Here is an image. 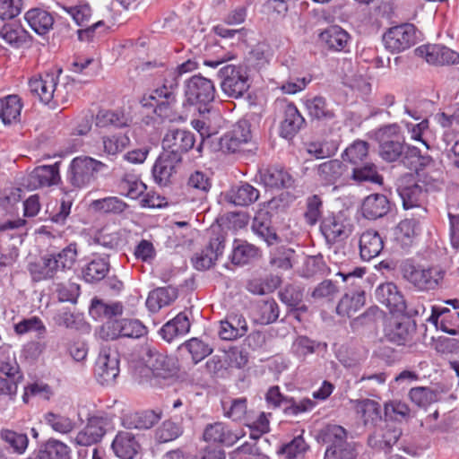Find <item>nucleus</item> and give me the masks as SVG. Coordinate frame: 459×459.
Returning a JSON list of instances; mask_svg holds the SVG:
<instances>
[{"mask_svg":"<svg viewBox=\"0 0 459 459\" xmlns=\"http://www.w3.org/2000/svg\"><path fill=\"white\" fill-rule=\"evenodd\" d=\"M320 231L327 242L347 238L351 233V225L341 212H328L321 220Z\"/></svg>","mask_w":459,"mask_h":459,"instance_id":"nucleus-14","label":"nucleus"},{"mask_svg":"<svg viewBox=\"0 0 459 459\" xmlns=\"http://www.w3.org/2000/svg\"><path fill=\"white\" fill-rule=\"evenodd\" d=\"M416 51L431 65H448L459 64V53L443 45L420 46Z\"/></svg>","mask_w":459,"mask_h":459,"instance_id":"nucleus-22","label":"nucleus"},{"mask_svg":"<svg viewBox=\"0 0 459 459\" xmlns=\"http://www.w3.org/2000/svg\"><path fill=\"white\" fill-rule=\"evenodd\" d=\"M390 211V202L381 194H372L367 196L361 205V212L368 220H377L384 217Z\"/></svg>","mask_w":459,"mask_h":459,"instance_id":"nucleus-30","label":"nucleus"},{"mask_svg":"<svg viewBox=\"0 0 459 459\" xmlns=\"http://www.w3.org/2000/svg\"><path fill=\"white\" fill-rule=\"evenodd\" d=\"M353 166L368 160V144L364 141H355L342 155Z\"/></svg>","mask_w":459,"mask_h":459,"instance_id":"nucleus-61","label":"nucleus"},{"mask_svg":"<svg viewBox=\"0 0 459 459\" xmlns=\"http://www.w3.org/2000/svg\"><path fill=\"white\" fill-rule=\"evenodd\" d=\"M347 432L339 425L327 426L323 438L330 446L326 448L324 459H355L357 452L354 444L346 440Z\"/></svg>","mask_w":459,"mask_h":459,"instance_id":"nucleus-8","label":"nucleus"},{"mask_svg":"<svg viewBox=\"0 0 459 459\" xmlns=\"http://www.w3.org/2000/svg\"><path fill=\"white\" fill-rule=\"evenodd\" d=\"M28 38L29 33L16 22L5 23L0 30V39L14 48L22 47Z\"/></svg>","mask_w":459,"mask_h":459,"instance_id":"nucleus-46","label":"nucleus"},{"mask_svg":"<svg viewBox=\"0 0 459 459\" xmlns=\"http://www.w3.org/2000/svg\"><path fill=\"white\" fill-rule=\"evenodd\" d=\"M58 162L53 165H42L36 167L23 179V186L30 190H36L42 187H49L59 183Z\"/></svg>","mask_w":459,"mask_h":459,"instance_id":"nucleus-15","label":"nucleus"},{"mask_svg":"<svg viewBox=\"0 0 459 459\" xmlns=\"http://www.w3.org/2000/svg\"><path fill=\"white\" fill-rule=\"evenodd\" d=\"M22 108L21 99L17 95H8L0 99V119L4 125L16 122Z\"/></svg>","mask_w":459,"mask_h":459,"instance_id":"nucleus-45","label":"nucleus"},{"mask_svg":"<svg viewBox=\"0 0 459 459\" xmlns=\"http://www.w3.org/2000/svg\"><path fill=\"white\" fill-rule=\"evenodd\" d=\"M190 321L184 313H178L174 318L168 321L159 331L161 338L168 342H172L178 336L186 334L190 330Z\"/></svg>","mask_w":459,"mask_h":459,"instance_id":"nucleus-37","label":"nucleus"},{"mask_svg":"<svg viewBox=\"0 0 459 459\" xmlns=\"http://www.w3.org/2000/svg\"><path fill=\"white\" fill-rule=\"evenodd\" d=\"M415 182L427 195L429 192H436L443 186V171L440 169H418L416 171Z\"/></svg>","mask_w":459,"mask_h":459,"instance_id":"nucleus-40","label":"nucleus"},{"mask_svg":"<svg viewBox=\"0 0 459 459\" xmlns=\"http://www.w3.org/2000/svg\"><path fill=\"white\" fill-rule=\"evenodd\" d=\"M316 405V403L308 397L302 399H296L295 397L289 396L285 400V406L283 407V413L286 416L297 417L300 414L311 411Z\"/></svg>","mask_w":459,"mask_h":459,"instance_id":"nucleus-55","label":"nucleus"},{"mask_svg":"<svg viewBox=\"0 0 459 459\" xmlns=\"http://www.w3.org/2000/svg\"><path fill=\"white\" fill-rule=\"evenodd\" d=\"M119 359L116 351L102 347L95 362L94 375L102 385L114 384L119 375Z\"/></svg>","mask_w":459,"mask_h":459,"instance_id":"nucleus-11","label":"nucleus"},{"mask_svg":"<svg viewBox=\"0 0 459 459\" xmlns=\"http://www.w3.org/2000/svg\"><path fill=\"white\" fill-rule=\"evenodd\" d=\"M401 435V429L397 428H387L381 435V439L377 436H370L368 437V445L379 449H389L397 443Z\"/></svg>","mask_w":459,"mask_h":459,"instance_id":"nucleus-62","label":"nucleus"},{"mask_svg":"<svg viewBox=\"0 0 459 459\" xmlns=\"http://www.w3.org/2000/svg\"><path fill=\"white\" fill-rule=\"evenodd\" d=\"M108 255H93V258L82 270V276L87 282H97L103 280L109 271Z\"/></svg>","mask_w":459,"mask_h":459,"instance_id":"nucleus-39","label":"nucleus"},{"mask_svg":"<svg viewBox=\"0 0 459 459\" xmlns=\"http://www.w3.org/2000/svg\"><path fill=\"white\" fill-rule=\"evenodd\" d=\"M182 348L186 349L190 353L195 364L203 360L213 351L209 343L196 337L185 342L182 344Z\"/></svg>","mask_w":459,"mask_h":459,"instance_id":"nucleus-59","label":"nucleus"},{"mask_svg":"<svg viewBox=\"0 0 459 459\" xmlns=\"http://www.w3.org/2000/svg\"><path fill=\"white\" fill-rule=\"evenodd\" d=\"M379 156L386 162H394L404 152V137L396 123L380 127L376 132Z\"/></svg>","mask_w":459,"mask_h":459,"instance_id":"nucleus-5","label":"nucleus"},{"mask_svg":"<svg viewBox=\"0 0 459 459\" xmlns=\"http://www.w3.org/2000/svg\"><path fill=\"white\" fill-rule=\"evenodd\" d=\"M107 169L108 166L98 160L78 156L69 165L67 180L74 187H86L97 179L99 173Z\"/></svg>","mask_w":459,"mask_h":459,"instance_id":"nucleus-4","label":"nucleus"},{"mask_svg":"<svg viewBox=\"0 0 459 459\" xmlns=\"http://www.w3.org/2000/svg\"><path fill=\"white\" fill-rule=\"evenodd\" d=\"M420 231L421 228L419 219H404L394 229V239L402 248L405 249L411 247Z\"/></svg>","mask_w":459,"mask_h":459,"instance_id":"nucleus-29","label":"nucleus"},{"mask_svg":"<svg viewBox=\"0 0 459 459\" xmlns=\"http://www.w3.org/2000/svg\"><path fill=\"white\" fill-rule=\"evenodd\" d=\"M0 437L13 453L18 455L24 454L28 447L29 438L24 433L4 429L0 431Z\"/></svg>","mask_w":459,"mask_h":459,"instance_id":"nucleus-54","label":"nucleus"},{"mask_svg":"<svg viewBox=\"0 0 459 459\" xmlns=\"http://www.w3.org/2000/svg\"><path fill=\"white\" fill-rule=\"evenodd\" d=\"M61 73V68H54L30 78L28 82L30 93L52 109L68 100L67 96L58 87Z\"/></svg>","mask_w":459,"mask_h":459,"instance_id":"nucleus-2","label":"nucleus"},{"mask_svg":"<svg viewBox=\"0 0 459 459\" xmlns=\"http://www.w3.org/2000/svg\"><path fill=\"white\" fill-rule=\"evenodd\" d=\"M213 82L202 75H193L185 82L186 103L197 106L200 113L208 112V106L214 100Z\"/></svg>","mask_w":459,"mask_h":459,"instance_id":"nucleus-7","label":"nucleus"},{"mask_svg":"<svg viewBox=\"0 0 459 459\" xmlns=\"http://www.w3.org/2000/svg\"><path fill=\"white\" fill-rule=\"evenodd\" d=\"M416 28L411 23H403L388 29L383 35L385 48L391 53H400L416 43Z\"/></svg>","mask_w":459,"mask_h":459,"instance_id":"nucleus-10","label":"nucleus"},{"mask_svg":"<svg viewBox=\"0 0 459 459\" xmlns=\"http://www.w3.org/2000/svg\"><path fill=\"white\" fill-rule=\"evenodd\" d=\"M304 124L305 118L297 107L293 103H289L284 108V118L281 123L280 134L285 139H291Z\"/></svg>","mask_w":459,"mask_h":459,"instance_id":"nucleus-32","label":"nucleus"},{"mask_svg":"<svg viewBox=\"0 0 459 459\" xmlns=\"http://www.w3.org/2000/svg\"><path fill=\"white\" fill-rule=\"evenodd\" d=\"M195 143V135L192 132L185 129L169 130L163 140V152L170 156L178 158L182 161L183 154L190 151Z\"/></svg>","mask_w":459,"mask_h":459,"instance_id":"nucleus-13","label":"nucleus"},{"mask_svg":"<svg viewBox=\"0 0 459 459\" xmlns=\"http://www.w3.org/2000/svg\"><path fill=\"white\" fill-rule=\"evenodd\" d=\"M181 163L178 158L162 152L152 167V176L157 184L167 186L176 173V168Z\"/></svg>","mask_w":459,"mask_h":459,"instance_id":"nucleus-26","label":"nucleus"},{"mask_svg":"<svg viewBox=\"0 0 459 459\" xmlns=\"http://www.w3.org/2000/svg\"><path fill=\"white\" fill-rule=\"evenodd\" d=\"M356 412L362 419L365 425L376 424L381 420V406L371 399H364L356 402Z\"/></svg>","mask_w":459,"mask_h":459,"instance_id":"nucleus-50","label":"nucleus"},{"mask_svg":"<svg viewBox=\"0 0 459 459\" xmlns=\"http://www.w3.org/2000/svg\"><path fill=\"white\" fill-rule=\"evenodd\" d=\"M375 296L377 301L385 305L391 313L405 312L404 298L394 283L385 282L378 285Z\"/></svg>","mask_w":459,"mask_h":459,"instance_id":"nucleus-23","label":"nucleus"},{"mask_svg":"<svg viewBox=\"0 0 459 459\" xmlns=\"http://www.w3.org/2000/svg\"><path fill=\"white\" fill-rule=\"evenodd\" d=\"M111 448L120 459H134L139 453L141 446L132 433L119 431L111 444Z\"/></svg>","mask_w":459,"mask_h":459,"instance_id":"nucleus-28","label":"nucleus"},{"mask_svg":"<svg viewBox=\"0 0 459 459\" xmlns=\"http://www.w3.org/2000/svg\"><path fill=\"white\" fill-rule=\"evenodd\" d=\"M108 420L102 415H93L88 419L86 426L74 438L76 445L91 446L101 441L107 432Z\"/></svg>","mask_w":459,"mask_h":459,"instance_id":"nucleus-16","label":"nucleus"},{"mask_svg":"<svg viewBox=\"0 0 459 459\" xmlns=\"http://www.w3.org/2000/svg\"><path fill=\"white\" fill-rule=\"evenodd\" d=\"M351 177L359 183L370 182L378 185L383 183V178L378 174L377 166L369 160L355 165L352 168Z\"/></svg>","mask_w":459,"mask_h":459,"instance_id":"nucleus-51","label":"nucleus"},{"mask_svg":"<svg viewBox=\"0 0 459 459\" xmlns=\"http://www.w3.org/2000/svg\"><path fill=\"white\" fill-rule=\"evenodd\" d=\"M217 75L222 92L230 98L243 97L250 87L247 70L243 65L226 64L219 69Z\"/></svg>","mask_w":459,"mask_h":459,"instance_id":"nucleus-6","label":"nucleus"},{"mask_svg":"<svg viewBox=\"0 0 459 459\" xmlns=\"http://www.w3.org/2000/svg\"><path fill=\"white\" fill-rule=\"evenodd\" d=\"M245 433L241 429H231L224 422H214L208 424L203 434L205 442L221 444L226 446H231L237 443Z\"/></svg>","mask_w":459,"mask_h":459,"instance_id":"nucleus-18","label":"nucleus"},{"mask_svg":"<svg viewBox=\"0 0 459 459\" xmlns=\"http://www.w3.org/2000/svg\"><path fill=\"white\" fill-rule=\"evenodd\" d=\"M14 332L19 335L35 333L38 338H44L47 333V328L39 317L33 316L15 324Z\"/></svg>","mask_w":459,"mask_h":459,"instance_id":"nucleus-57","label":"nucleus"},{"mask_svg":"<svg viewBox=\"0 0 459 459\" xmlns=\"http://www.w3.org/2000/svg\"><path fill=\"white\" fill-rule=\"evenodd\" d=\"M359 246L360 257L364 261H370L380 255L384 241L377 231L368 230L361 234Z\"/></svg>","mask_w":459,"mask_h":459,"instance_id":"nucleus-31","label":"nucleus"},{"mask_svg":"<svg viewBox=\"0 0 459 459\" xmlns=\"http://www.w3.org/2000/svg\"><path fill=\"white\" fill-rule=\"evenodd\" d=\"M24 18L31 30L41 36L49 32L55 22L52 13L42 8L30 9Z\"/></svg>","mask_w":459,"mask_h":459,"instance_id":"nucleus-35","label":"nucleus"},{"mask_svg":"<svg viewBox=\"0 0 459 459\" xmlns=\"http://www.w3.org/2000/svg\"><path fill=\"white\" fill-rule=\"evenodd\" d=\"M146 367L152 371L156 384L174 378L178 374V367L173 358L150 349L145 359Z\"/></svg>","mask_w":459,"mask_h":459,"instance_id":"nucleus-12","label":"nucleus"},{"mask_svg":"<svg viewBox=\"0 0 459 459\" xmlns=\"http://www.w3.org/2000/svg\"><path fill=\"white\" fill-rule=\"evenodd\" d=\"M271 216L268 212L260 211L255 216L252 222V230L268 246L276 244L279 237L271 225Z\"/></svg>","mask_w":459,"mask_h":459,"instance_id":"nucleus-38","label":"nucleus"},{"mask_svg":"<svg viewBox=\"0 0 459 459\" xmlns=\"http://www.w3.org/2000/svg\"><path fill=\"white\" fill-rule=\"evenodd\" d=\"M364 304V290H351L341 299L336 312L339 316L351 317Z\"/></svg>","mask_w":459,"mask_h":459,"instance_id":"nucleus-42","label":"nucleus"},{"mask_svg":"<svg viewBox=\"0 0 459 459\" xmlns=\"http://www.w3.org/2000/svg\"><path fill=\"white\" fill-rule=\"evenodd\" d=\"M259 256V249L247 242H235L230 259L234 264H246Z\"/></svg>","mask_w":459,"mask_h":459,"instance_id":"nucleus-52","label":"nucleus"},{"mask_svg":"<svg viewBox=\"0 0 459 459\" xmlns=\"http://www.w3.org/2000/svg\"><path fill=\"white\" fill-rule=\"evenodd\" d=\"M121 302L106 303L101 299H93L90 307V314L94 317L107 318L108 321L115 320L113 317L123 314Z\"/></svg>","mask_w":459,"mask_h":459,"instance_id":"nucleus-49","label":"nucleus"},{"mask_svg":"<svg viewBox=\"0 0 459 459\" xmlns=\"http://www.w3.org/2000/svg\"><path fill=\"white\" fill-rule=\"evenodd\" d=\"M78 255V244L71 242L60 250H48L38 261L28 264V271L36 282L58 279L74 268Z\"/></svg>","mask_w":459,"mask_h":459,"instance_id":"nucleus-1","label":"nucleus"},{"mask_svg":"<svg viewBox=\"0 0 459 459\" xmlns=\"http://www.w3.org/2000/svg\"><path fill=\"white\" fill-rule=\"evenodd\" d=\"M91 207L95 211L104 213L121 214L128 208V205L117 196H108L92 201Z\"/></svg>","mask_w":459,"mask_h":459,"instance_id":"nucleus-56","label":"nucleus"},{"mask_svg":"<svg viewBox=\"0 0 459 459\" xmlns=\"http://www.w3.org/2000/svg\"><path fill=\"white\" fill-rule=\"evenodd\" d=\"M224 248V236L221 233L214 234L211 237L208 246L192 258L194 267L200 271L211 268L222 255Z\"/></svg>","mask_w":459,"mask_h":459,"instance_id":"nucleus-17","label":"nucleus"},{"mask_svg":"<svg viewBox=\"0 0 459 459\" xmlns=\"http://www.w3.org/2000/svg\"><path fill=\"white\" fill-rule=\"evenodd\" d=\"M146 333V327L137 319L107 321L100 329L102 340H116L121 337L139 338Z\"/></svg>","mask_w":459,"mask_h":459,"instance_id":"nucleus-9","label":"nucleus"},{"mask_svg":"<svg viewBox=\"0 0 459 459\" xmlns=\"http://www.w3.org/2000/svg\"><path fill=\"white\" fill-rule=\"evenodd\" d=\"M307 115L311 119L328 122L335 117L334 110L322 96H314L307 98L304 100Z\"/></svg>","mask_w":459,"mask_h":459,"instance_id":"nucleus-34","label":"nucleus"},{"mask_svg":"<svg viewBox=\"0 0 459 459\" xmlns=\"http://www.w3.org/2000/svg\"><path fill=\"white\" fill-rule=\"evenodd\" d=\"M178 298V291L172 287H160L152 290L146 299V307L152 312L169 306Z\"/></svg>","mask_w":459,"mask_h":459,"instance_id":"nucleus-41","label":"nucleus"},{"mask_svg":"<svg viewBox=\"0 0 459 459\" xmlns=\"http://www.w3.org/2000/svg\"><path fill=\"white\" fill-rule=\"evenodd\" d=\"M415 325L409 318H393L385 327V337L397 345H405L412 339Z\"/></svg>","mask_w":459,"mask_h":459,"instance_id":"nucleus-24","label":"nucleus"},{"mask_svg":"<svg viewBox=\"0 0 459 459\" xmlns=\"http://www.w3.org/2000/svg\"><path fill=\"white\" fill-rule=\"evenodd\" d=\"M95 124L98 127L121 128L128 126L129 117L121 110L101 109L96 116Z\"/></svg>","mask_w":459,"mask_h":459,"instance_id":"nucleus-47","label":"nucleus"},{"mask_svg":"<svg viewBox=\"0 0 459 459\" xmlns=\"http://www.w3.org/2000/svg\"><path fill=\"white\" fill-rule=\"evenodd\" d=\"M318 38L325 48L335 52L347 51L351 39L350 34L339 25L328 26Z\"/></svg>","mask_w":459,"mask_h":459,"instance_id":"nucleus-25","label":"nucleus"},{"mask_svg":"<svg viewBox=\"0 0 459 459\" xmlns=\"http://www.w3.org/2000/svg\"><path fill=\"white\" fill-rule=\"evenodd\" d=\"M160 419V415L153 411L134 412L123 418V426L126 429H148L157 424Z\"/></svg>","mask_w":459,"mask_h":459,"instance_id":"nucleus-43","label":"nucleus"},{"mask_svg":"<svg viewBox=\"0 0 459 459\" xmlns=\"http://www.w3.org/2000/svg\"><path fill=\"white\" fill-rule=\"evenodd\" d=\"M187 187L194 190L202 198L210 191L212 182L206 173L196 170L189 176Z\"/></svg>","mask_w":459,"mask_h":459,"instance_id":"nucleus-64","label":"nucleus"},{"mask_svg":"<svg viewBox=\"0 0 459 459\" xmlns=\"http://www.w3.org/2000/svg\"><path fill=\"white\" fill-rule=\"evenodd\" d=\"M346 170V165L338 160L325 161L316 168L317 180L324 186L335 185Z\"/></svg>","mask_w":459,"mask_h":459,"instance_id":"nucleus-33","label":"nucleus"},{"mask_svg":"<svg viewBox=\"0 0 459 459\" xmlns=\"http://www.w3.org/2000/svg\"><path fill=\"white\" fill-rule=\"evenodd\" d=\"M121 194L136 199L146 190V186L134 175H125L118 185Z\"/></svg>","mask_w":459,"mask_h":459,"instance_id":"nucleus-58","label":"nucleus"},{"mask_svg":"<svg viewBox=\"0 0 459 459\" xmlns=\"http://www.w3.org/2000/svg\"><path fill=\"white\" fill-rule=\"evenodd\" d=\"M71 449L56 439H48L41 445L34 459H70Z\"/></svg>","mask_w":459,"mask_h":459,"instance_id":"nucleus-44","label":"nucleus"},{"mask_svg":"<svg viewBox=\"0 0 459 459\" xmlns=\"http://www.w3.org/2000/svg\"><path fill=\"white\" fill-rule=\"evenodd\" d=\"M216 35L222 39V41L218 43V57L216 59H205L204 64L206 66L216 68L220 65H222L230 60L237 57V53L234 50H225V46L228 39H237L236 43L239 42L243 37V33L240 30L228 29L223 25H217L213 28Z\"/></svg>","mask_w":459,"mask_h":459,"instance_id":"nucleus-19","label":"nucleus"},{"mask_svg":"<svg viewBox=\"0 0 459 459\" xmlns=\"http://www.w3.org/2000/svg\"><path fill=\"white\" fill-rule=\"evenodd\" d=\"M250 127L249 121L246 119L239 120L230 132H228L221 137V148L230 153L240 152L242 146L251 140Z\"/></svg>","mask_w":459,"mask_h":459,"instance_id":"nucleus-21","label":"nucleus"},{"mask_svg":"<svg viewBox=\"0 0 459 459\" xmlns=\"http://www.w3.org/2000/svg\"><path fill=\"white\" fill-rule=\"evenodd\" d=\"M259 197V191L248 183L234 186L226 194V200L236 206H248Z\"/></svg>","mask_w":459,"mask_h":459,"instance_id":"nucleus-36","label":"nucleus"},{"mask_svg":"<svg viewBox=\"0 0 459 459\" xmlns=\"http://www.w3.org/2000/svg\"><path fill=\"white\" fill-rule=\"evenodd\" d=\"M403 278L420 291L435 290L441 287L446 271L440 266H423L411 260L402 262L400 265Z\"/></svg>","mask_w":459,"mask_h":459,"instance_id":"nucleus-3","label":"nucleus"},{"mask_svg":"<svg viewBox=\"0 0 459 459\" xmlns=\"http://www.w3.org/2000/svg\"><path fill=\"white\" fill-rule=\"evenodd\" d=\"M46 423L56 432L60 434H68L72 432L76 426L74 420L60 413L48 412L44 416Z\"/></svg>","mask_w":459,"mask_h":459,"instance_id":"nucleus-60","label":"nucleus"},{"mask_svg":"<svg viewBox=\"0 0 459 459\" xmlns=\"http://www.w3.org/2000/svg\"><path fill=\"white\" fill-rule=\"evenodd\" d=\"M397 193L403 201V206L408 210L420 206L426 197V194L415 182L412 174H406L397 182Z\"/></svg>","mask_w":459,"mask_h":459,"instance_id":"nucleus-20","label":"nucleus"},{"mask_svg":"<svg viewBox=\"0 0 459 459\" xmlns=\"http://www.w3.org/2000/svg\"><path fill=\"white\" fill-rule=\"evenodd\" d=\"M247 325L240 316H233L221 322L219 335L222 340L231 341L246 334Z\"/></svg>","mask_w":459,"mask_h":459,"instance_id":"nucleus-48","label":"nucleus"},{"mask_svg":"<svg viewBox=\"0 0 459 459\" xmlns=\"http://www.w3.org/2000/svg\"><path fill=\"white\" fill-rule=\"evenodd\" d=\"M401 124L405 127L411 140L420 142L428 150L430 149L429 143L426 139L427 134L429 133V120L428 118L422 119L416 124L403 119Z\"/></svg>","mask_w":459,"mask_h":459,"instance_id":"nucleus-53","label":"nucleus"},{"mask_svg":"<svg viewBox=\"0 0 459 459\" xmlns=\"http://www.w3.org/2000/svg\"><path fill=\"white\" fill-rule=\"evenodd\" d=\"M308 446L302 436L294 437L290 442L282 445L278 450L279 455H285L286 459H298L303 456Z\"/></svg>","mask_w":459,"mask_h":459,"instance_id":"nucleus-63","label":"nucleus"},{"mask_svg":"<svg viewBox=\"0 0 459 459\" xmlns=\"http://www.w3.org/2000/svg\"><path fill=\"white\" fill-rule=\"evenodd\" d=\"M259 179L269 188H289L294 180L291 175L282 167L272 166L259 170Z\"/></svg>","mask_w":459,"mask_h":459,"instance_id":"nucleus-27","label":"nucleus"}]
</instances>
